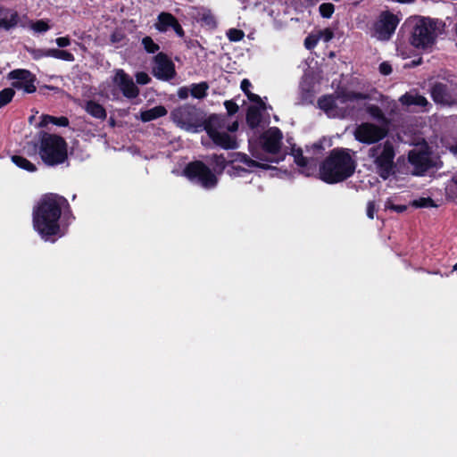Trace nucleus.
<instances>
[{"label": "nucleus", "mask_w": 457, "mask_h": 457, "mask_svg": "<svg viewBox=\"0 0 457 457\" xmlns=\"http://www.w3.org/2000/svg\"><path fill=\"white\" fill-rule=\"evenodd\" d=\"M171 120L180 129L193 133L205 130L214 144L224 149H236V137L228 132L238 129L237 121L229 123L225 117L212 115L204 120L200 110L190 104L176 107L170 112Z\"/></svg>", "instance_id": "f257e3e1"}, {"label": "nucleus", "mask_w": 457, "mask_h": 457, "mask_svg": "<svg viewBox=\"0 0 457 457\" xmlns=\"http://www.w3.org/2000/svg\"><path fill=\"white\" fill-rule=\"evenodd\" d=\"M65 203L64 197L54 194L46 195L40 200L33 212V226L42 237L58 233V221Z\"/></svg>", "instance_id": "f03ea898"}, {"label": "nucleus", "mask_w": 457, "mask_h": 457, "mask_svg": "<svg viewBox=\"0 0 457 457\" xmlns=\"http://www.w3.org/2000/svg\"><path fill=\"white\" fill-rule=\"evenodd\" d=\"M355 161L348 149H334L320 167V178L333 184L351 177L355 170Z\"/></svg>", "instance_id": "7ed1b4c3"}, {"label": "nucleus", "mask_w": 457, "mask_h": 457, "mask_svg": "<svg viewBox=\"0 0 457 457\" xmlns=\"http://www.w3.org/2000/svg\"><path fill=\"white\" fill-rule=\"evenodd\" d=\"M395 147L390 140L372 145L367 153L371 170L384 180L395 173Z\"/></svg>", "instance_id": "20e7f679"}, {"label": "nucleus", "mask_w": 457, "mask_h": 457, "mask_svg": "<svg viewBox=\"0 0 457 457\" xmlns=\"http://www.w3.org/2000/svg\"><path fill=\"white\" fill-rule=\"evenodd\" d=\"M367 98L366 94L341 89L337 91L334 96H325L320 98L318 104L329 117L345 118L353 111L352 103Z\"/></svg>", "instance_id": "39448f33"}, {"label": "nucleus", "mask_w": 457, "mask_h": 457, "mask_svg": "<svg viewBox=\"0 0 457 457\" xmlns=\"http://www.w3.org/2000/svg\"><path fill=\"white\" fill-rule=\"evenodd\" d=\"M442 29V21L427 17H419L414 21L410 42L411 46L418 49L431 50Z\"/></svg>", "instance_id": "423d86ee"}, {"label": "nucleus", "mask_w": 457, "mask_h": 457, "mask_svg": "<svg viewBox=\"0 0 457 457\" xmlns=\"http://www.w3.org/2000/svg\"><path fill=\"white\" fill-rule=\"evenodd\" d=\"M39 155L46 165L61 164L67 159V144L57 135L44 133L40 139Z\"/></svg>", "instance_id": "0eeeda50"}, {"label": "nucleus", "mask_w": 457, "mask_h": 457, "mask_svg": "<svg viewBox=\"0 0 457 457\" xmlns=\"http://www.w3.org/2000/svg\"><path fill=\"white\" fill-rule=\"evenodd\" d=\"M184 173L188 179L200 184L206 189L213 188L218 182L217 177L202 162L189 163L186 167Z\"/></svg>", "instance_id": "6e6552de"}, {"label": "nucleus", "mask_w": 457, "mask_h": 457, "mask_svg": "<svg viewBox=\"0 0 457 457\" xmlns=\"http://www.w3.org/2000/svg\"><path fill=\"white\" fill-rule=\"evenodd\" d=\"M353 135L357 141L371 145L378 143L386 137L387 129L370 122H363L356 127Z\"/></svg>", "instance_id": "1a4fd4ad"}, {"label": "nucleus", "mask_w": 457, "mask_h": 457, "mask_svg": "<svg viewBox=\"0 0 457 457\" xmlns=\"http://www.w3.org/2000/svg\"><path fill=\"white\" fill-rule=\"evenodd\" d=\"M400 20L390 12H383L375 22L372 37L378 40H388L394 34Z\"/></svg>", "instance_id": "9d476101"}, {"label": "nucleus", "mask_w": 457, "mask_h": 457, "mask_svg": "<svg viewBox=\"0 0 457 457\" xmlns=\"http://www.w3.org/2000/svg\"><path fill=\"white\" fill-rule=\"evenodd\" d=\"M8 79L12 80V86L25 93H33L36 91V77L28 70H13L8 74Z\"/></svg>", "instance_id": "9b49d317"}, {"label": "nucleus", "mask_w": 457, "mask_h": 457, "mask_svg": "<svg viewBox=\"0 0 457 457\" xmlns=\"http://www.w3.org/2000/svg\"><path fill=\"white\" fill-rule=\"evenodd\" d=\"M153 75L161 80H170L176 75L174 63L162 53L154 57Z\"/></svg>", "instance_id": "f8f14e48"}, {"label": "nucleus", "mask_w": 457, "mask_h": 457, "mask_svg": "<svg viewBox=\"0 0 457 457\" xmlns=\"http://www.w3.org/2000/svg\"><path fill=\"white\" fill-rule=\"evenodd\" d=\"M431 96L437 104L452 105L457 104V87L444 83H436L431 89Z\"/></svg>", "instance_id": "ddd939ff"}, {"label": "nucleus", "mask_w": 457, "mask_h": 457, "mask_svg": "<svg viewBox=\"0 0 457 457\" xmlns=\"http://www.w3.org/2000/svg\"><path fill=\"white\" fill-rule=\"evenodd\" d=\"M409 161L415 167L418 174H421L434 165V162L427 146L415 147L409 153Z\"/></svg>", "instance_id": "4468645a"}, {"label": "nucleus", "mask_w": 457, "mask_h": 457, "mask_svg": "<svg viewBox=\"0 0 457 457\" xmlns=\"http://www.w3.org/2000/svg\"><path fill=\"white\" fill-rule=\"evenodd\" d=\"M231 166L228 170V173L231 177L241 176L242 173L247 172L250 169L255 167H264L254 160H252L245 154L237 153L234 154V159L230 161Z\"/></svg>", "instance_id": "2eb2a0df"}, {"label": "nucleus", "mask_w": 457, "mask_h": 457, "mask_svg": "<svg viewBox=\"0 0 457 457\" xmlns=\"http://www.w3.org/2000/svg\"><path fill=\"white\" fill-rule=\"evenodd\" d=\"M113 83L127 98H136L139 95V89L134 83L132 78L121 69L115 71Z\"/></svg>", "instance_id": "dca6fc26"}, {"label": "nucleus", "mask_w": 457, "mask_h": 457, "mask_svg": "<svg viewBox=\"0 0 457 457\" xmlns=\"http://www.w3.org/2000/svg\"><path fill=\"white\" fill-rule=\"evenodd\" d=\"M263 146L269 153H278L281 146L282 132L276 127L270 128L262 136Z\"/></svg>", "instance_id": "f3484780"}, {"label": "nucleus", "mask_w": 457, "mask_h": 457, "mask_svg": "<svg viewBox=\"0 0 457 457\" xmlns=\"http://www.w3.org/2000/svg\"><path fill=\"white\" fill-rule=\"evenodd\" d=\"M20 23L17 11L0 5V29L10 30Z\"/></svg>", "instance_id": "a211bd4d"}, {"label": "nucleus", "mask_w": 457, "mask_h": 457, "mask_svg": "<svg viewBox=\"0 0 457 457\" xmlns=\"http://www.w3.org/2000/svg\"><path fill=\"white\" fill-rule=\"evenodd\" d=\"M291 154L295 163L302 168V173L305 176H310L314 172L316 166L314 161L303 157L302 149L293 147Z\"/></svg>", "instance_id": "6ab92c4d"}, {"label": "nucleus", "mask_w": 457, "mask_h": 457, "mask_svg": "<svg viewBox=\"0 0 457 457\" xmlns=\"http://www.w3.org/2000/svg\"><path fill=\"white\" fill-rule=\"evenodd\" d=\"M400 101L404 105H416L420 107H426L428 104V100L423 96L414 92L406 93L401 96Z\"/></svg>", "instance_id": "aec40b11"}, {"label": "nucleus", "mask_w": 457, "mask_h": 457, "mask_svg": "<svg viewBox=\"0 0 457 457\" xmlns=\"http://www.w3.org/2000/svg\"><path fill=\"white\" fill-rule=\"evenodd\" d=\"M84 110L96 119L104 120L106 118L105 109L100 104L93 100L85 103Z\"/></svg>", "instance_id": "412c9836"}, {"label": "nucleus", "mask_w": 457, "mask_h": 457, "mask_svg": "<svg viewBox=\"0 0 457 457\" xmlns=\"http://www.w3.org/2000/svg\"><path fill=\"white\" fill-rule=\"evenodd\" d=\"M167 114V110L162 105L154 106L149 110L141 112L140 118L142 121L148 122L158 119L160 117L165 116Z\"/></svg>", "instance_id": "4be33fe9"}, {"label": "nucleus", "mask_w": 457, "mask_h": 457, "mask_svg": "<svg viewBox=\"0 0 457 457\" xmlns=\"http://www.w3.org/2000/svg\"><path fill=\"white\" fill-rule=\"evenodd\" d=\"M262 107L252 105L247 110L246 121L251 128H256L262 121Z\"/></svg>", "instance_id": "5701e85b"}, {"label": "nucleus", "mask_w": 457, "mask_h": 457, "mask_svg": "<svg viewBox=\"0 0 457 457\" xmlns=\"http://www.w3.org/2000/svg\"><path fill=\"white\" fill-rule=\"evenodd\" d=\"M177 21L175 17L168 12H162L158 16V21L155 24L159 31H167L169 28H172L173 24Z\"/></svg>", "instance_id": "b1692460"}, {"label": "nucleus", "mask_w": 457, "mask_h": 457, "mask_svg": "<svg viewBox=\"0 0 457 457\" xmlns=\"http://www.w3.org/2000/svg\"><path fill=\"white\" fill-rule=\"evenodd\" d=\"M50 123L54 124L59 127H67L69 125V120L64 116L54 117V116L46 114V115L41 116V120H40L38 126L40 128H43V127H46Z\"/></svg>", "instance_id": "393cba45"}, {"label": "nucleus", "mask_w": 457, "mask_h": 457, "mask_svg": "<svg viewBox=\"0 0 457 457\" xmlns=\"http://www.w3.org/2000/svg\"><path fill=\"white\" fill-rule=\"evenodd\" d=\"M209 85L206 82L198 84H192L190 86V95L197 99H202L206 96Z\"/></svg>", "instance_id": "a878e982"}, {"label": "nucleus", "mask_w": 457, "mask_h": 457, "mask_svg": "<svg viewBox=\"0 0 457 457\" xmlns=\"http://www.w3.org/2000/svg\"><path fill=\"white\" fill-rule=\"evenodd\" d=\"M12 161L19 168L28 170L29 172H34L37 170L36 165L22 156L13 155L12 157Z\"/></svg>", "instance_id": "bb28decb"}, {"label": "nucleus", "mask_w": 457, "mask_h": 457, "mask_svg": "<svg viewBox=\"0 0 457 457\" xmlns=\"http://www.w3.org/2000/svg\"><path fill=\"white\" fill-rule=\"evenodd\" d=\"M48 54L50 55V57L63 60L66 62H73L75 60L74 55L66 50L51 48L49 49Z\"/></svg>", "instance_id": "cd10ccee"}, {"label": "nucleus", "mask_w": 457, "mask_h": 457, "mask_svg": "<svg viewBox=\"0 0 457 457\" xmlns=\"http://www.w3.org/2000/svg\"><path fill=\"white\" fill-rule=\"evenodd\" d=\"M366 111L370 115V117L375 119L376 120L380 122L386 121L384 112L378 106L374 104L369 105Z\"/></svg>", "instance_id": "c85d7f7f"}, {"label": "nucleus", "mask_w": 457, "mask_h": 457, "mask_svg": "<svg viewBox=\"0 0 457 457\" xmlns=\"http://www.w3.org/2000/svg\"><path fill=\"white\" fill-rule=\"evenodd\" d=\"M212 164L214 165V170L220 173L226 168L227 162L223 155H216L213 154L211 158Z\"/></svg>", "instance_id": "c756f323"}, {"label": "nucleus", "mask_w": 457, "mask_h": 457, "mask_svg": "<svg viewBox=\"0 0 457 457\" xmlns=\"http://www.w3.org/2000/svg\"><path fill=\"white\" fill-rule=\"evenodd\" d=\"M14 96L12 88H4L0 92V108L9 104Z\"/></svg>", "instance_id": "7c9ffc66"}, {"label": "nucleus", "mask_w": 457, "mask_h": 457, "mask_svg": "<svg viewBox=\"0 0 457 457\" xmlns=\"http://www.w3.org/2000/svg\"><path fill=\"white\" fill-rule=\"evenodd\" d=\"M411 204L416 208H429L436 206L430 197H420L412 201Z\"/></svg>", "instance_id": "2f4dec72"}, {"label": "nucleus", "mask_w": 457, "mask_h": 457, "mask_svg": "<svg viewBox=\"0 0 457 457\" xmlns=\"http://www.w3.org/2000/svg\"><path fill=\"white\" fill-rule=\"evenodd\" d=\"M319 10L322 17L330 18L335 11V7L330 3H324L320 5Z\"/></svg>", "instance_id": "473e14b6"}, {"label": "nucleus", "mask_w": 457, "mask_h": 457, "mask_svg": "<svg viewBox=\"0 0 457 457\" xmlns=\"http://www.w3.org/2000/svg\"><path fill=\"white\" fill-rule=\"evenodd\" d=\"M142 44L148 53L154 54L159 50V46L150 37H145L142 39Z\"/></svg>", "instance_id": "72a5a7b5"}, {"label": "nucleus", "mask_w": 457, "mask_h": 457, "mask_svg": "<svg viewBox=\"0 0 457 457\" xmlns=\"http://www.w3.org/2000/svg\"><path fill=\"white\" fill-rule=\"evenodd\" d=\"M227 36L230 41L237 42L244 38L245 33L244 31L237 29H230L227 32Z\"/></svg>", "instance_id": "f704fd0d"}, {"label": "nucleus", "mask_w": 457, "mask_h": 457, "mask_svg": "<svg viewBox=\"0 0 457 457\" xmlns=\"http://www.w3.org/2000/svg\"><path fill=\"white\" fill-rule=\"evenodd\" d=\"M30 28L36 32H46L50 29L46 21L43 20L31 22Z\"/></svg>", "instance_id": "c9c22d12"}, {"label": "nucleus", "mask_w": 457, "mask_h": 457, "mask_svg": "<svg viewBox=\"0 0 457 457\" xmlns=\"http://www.w3.org/2000/svg\"><path fill=\"white\" fill-rule=\"evenodd\" d=\"M317 36L319 37V40L328 42L333 38L334 33L330 29H325L323 30L319 31Z\"/></svg>", "instance_id": "e433bc0d"}, {"label": "nucleus", "mask_w": 457, "mask_h": 457, "mask_svg": "<svg viewBox=\"0 0 457 457\" xmlns=\"http://www.w3.org/2000/svg\"><path fill=\"white\" fill-rule=\"evenodd\" d=\"M32 57L36 60H38L43 57H50L48 54L49 49L44 50V49H32L29 51Z\"/></svg>", "instance_id": "4c0bfd02"}, {"label": "nucleus", "mask_w": 457, "mask_h": 457, "mask_svg": "<svg viewBox=\"0 0 457 457\" xmlns=\"http://www.w3.org/2000/svg\"><path fill=\"white\" fill-rule=\"evenodd\" d=\"M319 41L320 40L317 35H310L305 38L304 46L307 49H312L317 45Z\"/></svg>", "instance_id": "58836bf2"}, {"label": "nucleus", "mask_w": 457, "mask_h": 457, "mask_svg": "<svg viewBox=\"0 0 457 457\" xmlns=\"http://www.w3.org/2000/svg\"><path fill=\"white\" fill-rule=\"evenodd\" d=\"M136 80L140 85H146L150 82V77L145 72H137L136 74Z\"/></svg>", "instance_id": "ea45409f"}, {"label": "nucleus", "mask_w": 457, "mask_h": 457, "mask_svg": "<svg viewBox=\"0 0 457 457\" xmlns=\"http://www.w3.org/2000/svg\"><path fill=\"white\" fill-rule=\"evenodd\" d=\"M224 105L226 107V110H227L228 115H233L234 113H236L238 111L237 104L232 101H226L224 103Z\"/></svg>", "instance_id": "a19ab883"}, {"label": "nucleus", "mask_w": 457, "mask_h": 457, "mask_svg": "<svg viewBox=\"0 0 457 457\" xmlns=\"http://www.w3.org/2000/svg\"><path fill=\"white\" fill-rule=\"evenodd\" d=\"M247 97L250 101L256 103L260 107H262V109H265V104L262 101L261 97L258 95H255L253 93H247Z\"/></svg>", "instance_id": "79ce46f5"}, {"label": "nucleus", "mask_w": 457, "mask_h": 457, "mask_svg": "<svg viewBox=\"0 0 457 457\" xmlns=\"http://www.w3.org/2000/svg\"><path fill=\"white\" fill-rule=\"evenodd\" d=\"M379 71L383 75H389L392 72V67L388 62H384L379 65Z\"/></svg>", "instance_id": "37998d69"}, {"label": "nucleus", "mask_w": 457, "mask_h": 457, "mask_svg": "<svg viewBox=\"0 0 457 457\" xmlns=\"http://www.w3.org/2000/svg\"><path fill=\"white\" fill-rule=\"evenodd\" d=\"M55 43L59 47H66L71 44V40L68 37H57Z\"/></svg>", "instance_id": "c03bdc74"}, {"label": "nucleus", "mask_w": 457, "mask_h": 457, "mask_svg": "<svg viewBox=\"0 0 457 457\" xmlns=\"http://www.w3.org/2000/svg\"><path fill=\"white\" fill-rule=\"evenodd\" d=\"M189 93L190 88L187 87H182L178 89V96L182 100L187 99L188 97Z\"/></svg>", "instance_id": "a18cd8bd"}, {"label": "nucleus", "mask_w": 457, "mask_h": 457, "mask_svg": "<svg viewBox=\"0 0 457 457\" xmlns=\"http://www.w3.org/2000/svg\"><path fill=\"white\" fill-rule=\"evenodd\" d=\"M124 38V36L121 32L115 31L111 36V41L112 43H120Z\"/></svg>", "instance_id": "49530a36"}, {"label": "nucleus", "mask_w": 457, "mask_h": 457, "mask_svg": "<svg viewBox=\"0 0 457 457\" xmlns=\"http://www.w3.org/2000/svg\"><path fill=\"white\" fill-rule=\"evenodd\" d=\"M386 207L388 209L394 210L396 212H403L407 209L406 205H395L393 204H387Z\"/></svg>", "instance_id": "de8ad7c7"}, {"label": "nucleus", "mask_w": 457, "mask_h": 457, "mask_svg": "<svg viewBox=\"0 0 457 457\" xmlns=\"http://www.w3.org/2000/svg\"><path fill=\"white\" fill-rule=\"evenodd\" d=\"M374 212H375V206L373 202H369L367 205V216L370 219L374 218Z\"/></svg>", "instance_id": "09e8293b"}, {"label": "nucleus", "mask_w": 457, "mask_h": 457, "mask_svg": "<svg viewBox=\"0 0 457 457\" xmlns=\"http://www.w3.org/2000/svg\"><path fill=\"white\" fill-rule=\"evenodd\" d=\"M240 87L245 95H247V93H250L249 87H251V82L248 79H243Z\"/></svg>", "instance_id": "8fccbe9b"}, {"label": "nucleus", "mask_w": 457, "mask_h": 457, "mask_svg": "<svg viewBox=\"0 0 457 457\" xmlns=\"http://www.w3.org/2000/svg\"><path fill=\"white\" fill-rule=\"evenodd\" d=\"M172 29H174V31L177 33V35H179V37H182V36L184 35L183 29H182V27L179 25V23L178 22V21L173 24Z\"/></svg>", "instance_id": "3c124183"}, {"label": "nucleus", "mask_w": 457, "mask_h": 457, "mask_svg": "<svg viewBox=\"0 0 457 457\" xmlns=\"http://www.w3.org/2000/svg\"><path fill=\"white\" fill-rule=\"evenodd\" d=\"M395 1L400 4H412L415 2V0H395Z\"/></svg>", "instance_id": "603ef678"}, {"label": "nucleus", "mask_w": 457, "mask_h": 457, "mask_svg": "<svg viewBox=\"0 0 457 457\" xmlns=\"http://www.w3.org/2000/svg\"><path fill=\"white\" fill-rule=\"evenodd\" d=\"M453 181L457 186V174L453 178Z\"/></svg>", "instance_id": "864d4df0"}, {"label": "nucleus", "mask_w": 457, "mask_h": 457, "mask_svg": "<svg viewBox=\"0 0 457 457\" xmlns=\"http://www.w3.org/2000/svg\"><path fill=\"white\" fill-rule=\"evenodd\" d=\"M454 32H455V35L457 36V21L454 24Z\"/></svg>", "instance_id": "5fc2aeb1"}, {"label": "nucleus", "mask_w": 457, "mask_h": 457, "mask_svg": "<svg viewBox=\"0 0 457 457\" xmlns=\"http://www.w3.org/2000/svg\"><path fill=\"white\" fill-rule=\"evenodd\" d=\"M457 270V263L453 267V271Z\"/></svg>", "instance_id": "6e6d98bb"}]
</instances>
